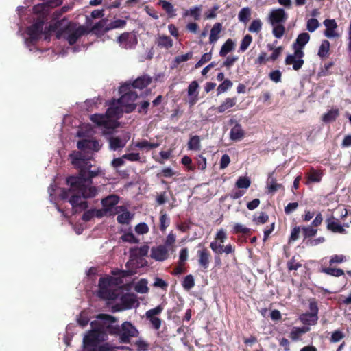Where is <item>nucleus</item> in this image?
I'll list each match as a JSON object with an SVG mask.
<instances>
[{"instance_id":"obj_1","label":"nucleus","mask_w":351,"mask_h":351,"mask_svg":"<svg viewBox=\"0 0 351 351\" xmlns=\"http://www.w3.org/2000/svg\"><path fill=\"white\" fill-rule=\"evenodd\" d=\"M72 164L80 170L77 176H71L66 182L70 186L68 191L57 188L51 184L49 189L50 202L56 203V194L63 200H68L74 208L84 210L87 207L85 199L93 197L97 194V189L93 186L91 178L97 176V173L90 171L91 164L89 158H86L80 152H73L70 154Z\"/></svg>"},{"instance_id":"obj_2","label":"nucleus","mask_w":351,"mask_h":351,"mask_svg":"<svg viewBox=\"0 0 351 351\" xmlns=\"http://www.w3.org/2000/svg\"><path fill=\"white\" fill-rule=\"evenodd\" d=\"M119 93L121 94V97L110 102L106 114H95L90 117V120L104 130V134L109 133L107 130L114 129L119 126L117 120L122 117L124 112L130 113L136 107L135 101L138 95L131 90L129 84L121 85L119 88Z\"/></svg>"},{"instance_id":"obj_3","label":"nucleus","mask_w":351,"mask_h":351,"mask_svg":"<svg viewBox=\"0 0 351 351\" xmlns=\"http://www.w3.org/2000/svg\"><path fill=\"white\" fill-rule=\"evenodd\" d=\"M115 322L112 316L100 314L90 322L92 330L83 339L82 351H112L113 347L108 343H101L106 339L110 324Z\"/></svg>"},{"instance_id":"obj_4","label":"nucleus","mask_w":351,"mask_h":351,"mask_svg":"<svg viewBox=\"0 0 351 351\" xmlns=\"http://www.w3.org/2000/svg\"><path fill=\"white\" fill-rule=\"evenodd\" d=\"M120 280L113 276L101 278L99 282L98 295L109 302L119 301L122 309L137 307L139 304L134 294L124 293V289L119 286Z\"/></svg>"},{"instance_id":"obj_5","label":"nucleus","mask_w":351,"mask_h":351,"mask_svg":"<svg viewBox=\"0 0 351 351\" xmlns=\"http://www.w3.org/2000/svg\"><path fill=\"white\" fill-rule=\"evenodd\" d=\"M52 30L56 31L58 38L66 40L70 45L74 44L87 32L85 27L70 23L64 19L56 22L54 27L51 25L49 31Z\"/></svg>"},{"instance_id":"obj_6","label":"nucleus","mask_w":351,"mask_h":351,"mask_svg":"<svg viewBox=\"0 0 351 351\" xmlns=\"http://www.w3.org/2000/svg\"><path fill=\"white\" fill-rule=\"evenodd\" d=\"M267 22L272 27V34L278 39L281 38L285 34V23L288 19V14L283 8L271 9L267 15Z\"/></svg>"},{"instance_id":"obj_7","label":"nucleus","mask_w":351,"mask_h":351,"mask_svg":"<svg viewBox=\"0 0 351 351\" xmlns=\"http://www.w3.org/2000/svg\"><path fill=\"white\" fill-rule=\"evenodd\" d=\"M93 132L91 129H86L84 131L82 128L77 133V136L82 138L80 141L77 142V148L84 152H97L100 149L101 145L95 138H91V135Z\"/></svg>"},{"instance_id":"obj_8","label":"nucleus","mask_w":351,"mask_h":351,"mask_svg":"<svg viewBox=\"0 0 351 351\" xmlns=\"http://www.w3.org/2000/svg\"><path fill=\"white\" fill-rule=\"evenodd\" d=\"M43 29V22L38 21L31 25L27 30V38H25V44L28 47H30L32 44H34L40 36Z\"/></svg>"},{"instance_id":"obj_9","label":"nucleus","mask_w":351,"mask_h":351,"mask_svg":"<svg viewBox=\"0 0 351 351\" xmlns=\"http://www.w3.org/2000/svg\"><path fill=\"white\" fill-rule=\"evenodd\" d=\"M138 330L130 322H125L122 324L119 331V339L122 343H129L132 337H137Z\"/></svg>"},{"instance_id":"obj_10","label":"nucleus","mask_w":351,"mask_h":351,"mask_svg":"<svg viewBox=\"0 0 351 351\" xmlns=\"http://www.w3.org/2000/svg\"><path fill=\"white\" fill-rule=\"evenodd\" d=\"M117 43L121 48L131 49L136 47L138 39L135 34L125 32L117 38Z\"/></svg>"},{"instance_id":"obj_11","label":"nucleus","mask_w":351,"mask_h":351,"mask_svg":"<svg viewBox=\"0 0 351 351\" xmlns=\"http://www.w3.org/2000/svg\"><path fill=\"white\" fill-rule=\"evenodd\" d=\"M303 57V50L294 49L293 54H289L287 56L285 64L287 65H292L293 69L298 71L304 64Z\"/></svg>"},{"instance_id":"obj_12","label":"nucleus","mask_w":351,"mask_h":351,"mask_svg":"<svg viewBox=\"0 0 351 351\" xmlns=\"http://www.w3.org/2000/svg\"><path fill=\"white\" fill-rule=\"evenodd\" d=\"M326 30L324 34L328 38H339L340 34L337 32V24L335 19H326L324 21Z\"/></svg>"},{"instance_id":"obj_13","label":"nucleus","mask_w":351,"mask_h":351,"mask_svg":"<svg viewBox=\"0 0 351 351\" xmlns=\"http://www.w3.org/2000/svg\"><path fill=\"white\" fill-rule=\"evenodd\" d=\"M327 223V229L334 233H339V234H346V230L344 227H348L349 225L348 223L342 226L339 221L334 218H328L326 220Z\"/></svg>"},{"instance_id":"obj_14","label":"nucleus","mask_w":351,"mask_h":351,"mask_svg":"<svg viewBox=\"0 0 351 351\" xmlns=\"http://www.w3.org/2000/svg\"><path fill=\"white\" fill-rule=\"evenodd\" d=\"M130 138V134L127 132L125 134L123 139L119 137H111L109 139L110 147L112 150H117L125 147L126 143Z\"/></svg>"},{"instance_id":"obj_15","label":"nucleus","mask_w":351,"mask_h":351,"mask_svg":"<svg viewBox=\"0 0 351 351\" xmlns=\"http://www.w3.org/2000/svg\"><path fill=\"white\" fill-rule=\"evenodd\" d=\"M199 85L196 81L190 83L188 87L189 103L190 106H193L198 99Z\"/></svg>"},{"instance_id":"obj_16","label":"nucleus","mask_w":351,"mask_h":351,"mask_svg":"<svg viewBox=\"0 0 351 351\" xmlns=\"http://www.w3.org/2000/svg\"><path fill=\"white\" fill-rule=\"evenodd\" d=\"M151 256L159 261H164L167 258L168 252L165 246L160 245L152 249Z\"/></svg>"},{"instance_id":"obj_17","label":"nucleus","mask_w":351,"mask_h":351,"mask_svg":"<svg viewBox=\"0 0 351 351\" xmlns=\"http://www.w3.org/2000/svg\"><path fill=\"white\" fill-rule=\"evenodd\" d=\"M117 221L119 223L126 224L128 223L132 219L133 215L127 210L124 207L120 206L117 208Z\"/></svg>"},{"instance_id":"obj_18","label":"nucleus","mask_w":351,"mask_h":351,"mask_svg":"<svg viewBox=\"0 0 351 351\" xmlns=\"http://www.w3.org/2000/svg\"><path fill=\"white\" fill-rule=\"evenodd\" d=\"M151 81L152 78L149 76L145 75L138 77L132 84L130 82L128 84L130 85L131 88H134L142 89L149 85L151 83Z\"/></svg>"},{"instance_id":"obj_19","label":"nucleus","mask_w":351,"mask_h":351,"mask_svg":"<svg viewBox=\"0 0 351 351\" xmlns=\"http://www.w3.org/2000/svg\"><path fill=\"white\" fill-rule=\"evenodd\" d=\"M309 40L310 35L308 33L300 34L293 43V49L303 50V47L308 43Z\"/></svg>"},{"instance_id":"obj_20","label":"nucleus","mask_w":351,"mask_h":351,"mask_svg":"<svg viewBox=\"0 0 351 351\" xmlns=\"http://www.w3.org/2000/svg\"><path fill=\"white\" fill-rule=\"evenodd\" d=\"M323 173L319 170L311 169L309 172L306 174L307 181L306 184L312 182H319L322 180Z\"/></svg>"},{"instance_id":"obj_21","label":"nucleus","mask_w":351,"mask_h":351,"mask_svg":"<svg viewBox=\"0 0 351 351\" xmlns=\"http://www.w3.org/2000/svg\"><path fill=\"white\" fill-rule=\"evenodd\" d=\"M237 102L236 98H230L228 97L225 99V100L222 102V104L217 108L218 112L223 113L230 108H232L235 106ZM216 108L213 106L210 108V110H215Z\"/></svg>"},{"instance_id":"obj_22","label":"nucleus","mask_w":351,"mask_h":351,"mask_svg":"<svg viewBox=\"0 0 351 351\" xmlns=\"http://www.w3.org/2000/svg\"><path fill=\"white\" fill-rule=\"evenodd\" d=\"M222 25L220 23L214 24L210 30L209 36V42L210 44H214L219 40Z\"/></svg>"},{"instance_id":"obj_23","label":"nucleus","mask_w":351,"mask_h":351,"mask_svg":"<svg viewBox=\"0 0 351 351\" xmlns=\"http://www.w3.org/2000/svg\"><path fill=\"white\" fill-rule=\"evenodd\" d=\"M299 319L305 325H315L317 322L318 316L315 313H306L302 314Z\"/></svg>"},{"instance_id":"obj_24","label":"nucleus","mask_w":351,"mask_h":351,"mask_svg":"<svg viewBox=\"0 0 351 351\" xmlns=\"http://www.w3.org/2000/svg\"><path fill=\"white\" fill-rule=\"evenodd\" d=\"M244 136V131L239 124H236L230 130V138L234 141L241 140Z\"/></svg>"},{"instance_id":"obj_25","label":"nucleus","mask_w":351,"mask_h":351,"mask_svg":"<svg viewBox=\"0 0 351 351\" xmlns=\"http://www.w3.org/2000/svg\"><path fill=\"white\" fill-rule=\"evenodd\" d=\"M119 197L117 195H111L104 198L102 200L101 203L104 208H105L106 210L109 211L114 206H115L119 202Z\"/></svg>"},{"instance_id":"obj_26","label":"nucleus","mask_w":351,"mask_h":351,"mask_svg":"<svg viewBox=\"0 0 351 351\" xmlns=\"http://www.w3.org/2000/svg\"><path fill=\"white\" fill-rule=\"evenodd\" d=\"M198 256H199V264L201 267H202L204 269H207L209 265V258H210V254L209 252L206 250L203 249L201 250H199L197 252Z\"/></svg>"},{"instance_id":"obj_27","label":"nucleus","mask_w":351,"mask_h":351,"mask_svg":"<svg viewBox=\"0 0 351 351\" xmlns=\"http://www.w3.org/2000/svg\"><path fill=\"white\" fill-rule=\"evenodd\" d=\"M310 330V328L308 326H302V327H293L290 332V337L294 340H298L300 337L306 333Z\"/></svg>"},{"instance_id":"obj_28","label":"nucleus","mask_w":351,"mask_h":351,"mask_svg":"<svg viewBox=\"0 0 351 351\" xmlns=\"http://www.w3.org/2000/svg\"><path fill=\"white\" fill-rule=\"evenodd\" d=\"M339 114V111L338 108H332L322 115V120L324 123H330L335 121L338 117Z\"/></svg>"},{"instance_id":"obj_29","label":"nucleus","mask_w":351,"mask_h":351,"mask_svg":"<svg viewBox=\"0 0 351 351\" xmlns=\"http://www.w3.org/2000/svg\"><path fill=\"white\" fill-rule=\"evenodd\" d=\"M274 172L269 174L267 180V189L269 193H274L282 187L280 184H278L276 182L275 178L273 176Z\"/></svg>"},{"instance_id":"obj_30","label":"nucleus","mask_w":351,"mask_h":351,"mask_svg":"<svg viewBox=\"0 0 351 351\" xmlns=\"http://www.w3.org/2000/svg\"><path fill=\"white\" fill-rule=\"evenodd\" d=\"M158 3L160 5H161L162 9L167 12L169 17L172 18L176 16V9L170 2L164 0H160Z\"/></svg>"},{"instance_id":"obj_31","label":"nucleus","mask_w":351,"mask_h":351,"mask_svg":"<svg viewBox=\"0 0 351 351\" xmlns=\"http://www.w3.org/2000/svg\"><path fill=\"white\" fill-rule=\"evenodd\" d=\"M234 45L235 44L232 39H228L221 48L219 51L220 56L225 57L228 53L234 49Z\"/></svg>"},{"instance_id":"obj_32","label":"nucleus","mask_w":351,"mask_h":351,"mask_svg":"<svg viewBox=\"0 0 351 351\" xmlns=\"http://www.w3.org/2000/svg\"><path fill=\"white\" fill-rule=\"evenodd\" d=\"M158 45L166 49H169L173 46L172 39L165 35H160L157 39Z\"/></svg>"},{"instance_id":"obj_33","label":"nucleus","mask_w":351,"mask_h":351,"mask_svg":"<svg viewBox=\"0 0 351 351\" xmlns=\"http://www.w3.org/2000/svg\"><path fill=\"white\" fill-rule=\"evenodd\" d=\"M330 49V43L327 40H322L318 50L317 55L322 58H324L328 57V52Z\"/></svg>"},{"instance_id":"obj_34","label":"nucleus","mask_w":351,"mask_h":351,"mask_svg":"<svg viewBox=\"0 0 351 351\" xmlns=\"http://www.w3.org/2000/svg\"><path fill=\"white\" fill-rule=\"evenodd\" d=\"M147 280L146 279H141L134 285V290L139 293H146L149 291L147 287Z\"/></svg>"},{"instance_id":"obj_35","label":"nucleus","mask_w":351,"mask_h":351,"mask_svg":"<svg viewBox=\"0 0 351 351\" xmlns=\"http://www.w3.org/2000/svg\"><path fill=\"white\" fill-rule=\"evenodd\" d=\"M250 184H251L250 179L245 176L239 177L235 184L236 186L239 189H241V190L247 189L250 187Z\"/></svg>"},{"instance_id":"obj_36","label":"nucleus","mask_w":351,"mask_h":351,"mask_svg":"<svg viewBox=\"0 0 351 351\" xmlns=\"http://www.w3.org/2000/svg\"><path fill=\"white\" fill-rule=\"evenodd\" d=\"M263 23L260 19H254L252 21L248 27V31L251 33H259L262 29Z\"/></svg>"},{"instance_id":"obj_37","label":"nucleus","mask_w":351,"mask_h":351,"mask_svg":"<svg viewBox=\"0 0 351 351\" xmlns=\"http://www.w3.org/2000/svg\"><path fill=\"white\" fill-rule=\"evenodd\" d=\"M251 15V10L246 7L242 8L238 14V19L241 22L247 23Z\"/></svg>"},{"instance_id":"obj_38","label":"nucleus","mask_w":351,"mask_h":351,"mask_svg":"<svg viewBox=\"0 0 351 351\" xmlns=\"http://www.w3.org/2000/svg\"><path fill=\"white\" fill-rule=\"evenodd\" d=\"M188 147L191 150H199L200 149V139L198 136H192L189 143Z\"/></svg>"},{"instance_id":"obj_39","label":"nucleus","mask_w":351,"mask_h":351,"mask_svg":"<svg viewBox=\"0 0 351 351\" xmlns=\"http://www.w3.org/2000/svg\"><path fill=\"white\" fill-rule=\"evenodd\" d=\"M195 285V280L191 274L187 275L182 281V286L184 289L190 290Z\"/></svg>"},{"instance_id":"obj_40","label":"nucleus","mask_w":351,"mask_h":351,"mask_svg":"<svg viewBox=\"0 0 351 351\" xmlns=\"http://www.w3.org/2000/svg\"><path fill=\"white\" fill-rule=\"evenodd\" d=\"M319 26V23L317 19L311 18L307 21L306 29L310 32H315Z\"/></svg>"},{"instance_id":"obj_41","label":"nucleus","mask_w":351,"mask_h":351,"mask_svg":"<svg viewBox=\"0 0 351 351\" xmlns=\"http://www.w3.org/2000/svg\"><path fill=\"white\" fill-rule=\"evenodd\" d=\"M322 271L328 275H330L332 276H341L343 274V271L341 269H337V268H324L322 269Z\"/></svg>"},{"instance_id":"obj_42","label":"nucleus","mask_w":351,"mask_h":351,"mask_svg":"<svg viewBox=\"0 0 351 351\" xmlns=\"http://www.w3.org/2000/svg\"><path fill=\"white\" fill-rule=\"evenodd\" d=\"M126 22L122 19H117L111 22L108 27L105 28L106 31L112 29L121 28L125 26Z\"/></svg>"},{"instance_id":"obj_43","label":"nucleus","mask_w":351,"mask_h":351,"mask_svg":"<svg viewBox=\"0 0 351 351\" xmlns=\"http://www.w3.org/2000/svg\"><path fill=\"white\" fill-rule=\"evenodd\" d=\"M232 86V83L230 80H224L217 88L218 95L225 93Z\"/></svg>"},{"instance_id":"obj_44","label":"nucleus","mask_w":351,"mask_h":351,"mask_svg":"<svg viewBox=\"0 0 351 351\" xmlns=\"http://www.w3.org/2000/svg\"><path fill=\"white\" fill-rule=\"evenodd\" d=\"M252 41V37L249 34L245 35L241 40L240 50L241 51H245L248 48Z\"/></svg>"},{"instance_id":"obj_45","label":"nucleus","mask_w":351,"mask_h":351,"mask_svg":"<svg viewBox=\"0 0 351 351\" xmlns=\"http://www.w3.org/2000/svg\"><path fill=\"white\" fill-rule=\"evenodd\" d=\"M223 243H220L218 242L217 241H214L210 243V247L215 253L221 254L222 250L224 248L223 246Z\"/></svg>"},{"instance_id":"obj_46","label":"nucleus","mask_w":351,"mask_h":351,"mask_svg":"<svg viewBox=\"0 0 351 351\" xmlns=\"http://www.w3.org/2000/svg\"><path fill=\"white\" fill-rule=\"evenodd\" d=\"M301 229L305 238L313 237L317 234V230L312 226H303Z\"/></svg>"},{"instance_id":"obj_47","label":"nucleus","mask_w":351,"mask_h":351,"mask_svg":"<svg viewBox=\"0 0 351 351\" xmlns=\"http://www.w3.org/2000/svg\"><path fill=\"white\" fill-rule=\"evenodd\" d=\"M163 310V307L161 305L156 306L154 308L150 309L146 312V317H156L155 315H158L161 313Z\"/></svg>"},{"instance_id":"obj_48","label":"nucleus","mask_w":351,"mask_h":351,"mask_svg":"<svg viewBox=\"0 0 351 351\" xmlns=\"http://www.w3.org/2000/svg\"><path fill=\"white\" fill-rule=\"evenodd\" d=\"M346 257L343 255V254H336V255H333L330 257V265H332V264H338V263H341L343 262H345L346 261Z\"/></svg>"},{"instance_id":"obj_49","label":"nucleus","mask_w":351,"mask_h":351,"mask_svg":"<svg viewBox=\"0 0 351 351\" xmlns=\"http://www.w3.org/2000/svg\"><path fill=\"white\" fill-rule=\"evenodd\" d=\"M250 231V229L241 223H235L233 226V232L247 234Z\"/></svg>"},{"instance_id":"obj_50","label":"nucleus","mask_w":351,"mask_h":351,"mask_svg":"<svg viewBox=\"0 0 351 351\" xmlns=\"http://www.w3.org/2000/svg\"><path fill=\"white\" fill-rule=\"evenodd\" d=\"M268 219V215L262 212L258 216L254 217L253 220L256 224H264L267 221Z\"/></svg>"},{"instance_id":"obj_51","label":"nucleus","mask_w":351,"mask_h":351,"mask_svg":"<svg viewBox=\"0 0 351 351\" xmlns=\"http://www.w3.org/2000/svg\"><path fill=\"white\" fill-rule=\"evenodd\" d=\"M188 14L192 16L195 20H198L200 17V8L197 6L191 8L185 14V15Z\"/></svg>"},{"instance_id":"obj_52","label":"nucleus","mask_w":351,"mask_h":351,"mask_svg":"<svg viewBox=\"0 0 351 351\" xmlns=\"http://www.w3.org/2000/svg\"><path fill=\"white\" fill-rule=\"evenodd\" d=\"M211 53H206L203 54L200 60L195 64V68L202 66L204 64L208 62L211 59Z\"/></svg>"},{"instance_id":"obj_53","label":"nucleus","mask_w":351,"mask_h":351,"mask_svg":"<svg viewBox=\"0 0 351 351\" xmlns=\"http://www.w3.org/2000/svg\"><path fill=\"white\" fill-rule=\"evenodd\" d=\"M135 231L139 234H143L149 231V227L145 223H140L135 227Z\"/></svg>"},{"instance_id":"obj_54","label":"nucleus","mask_w":351,"mask_h":351,"mask_svg":"<svg viewBox=\"0 0 351 351\" xmlns=\"http://www.w3.org/2000/svg\"><path fill=\"white\" fill-rule=\"evenodd\" d=\"M78 324L82 326H86L89 322V317H88V313L86 311H83L80 315V317L77 319Z\"/></svg>"},{"instance_id":"obj_55","label":"nucleus","mask_w":351,"mask_h":351,"mask_svg":"<svg viewBox=\"0 0 351 351\" xmlns=\"http://www.w3.org/2000/svg\"><path fill=\"white\" fill-rule=\"evenodd\" d=\"M188 250L187 248H182L179 254V264L183 265L188 259Z\"/></svg>"},{"instance_id":"obj_56","label":"nucleus","mask_w":351,"mask_h":351,"mask_svg":"<svg viewBox=\"0 0 351 351\" xmlns=\"http://www.w3.org/2000/svg\"><path fill=\"white\" fill-rule=\"evenodd\" d=\"M160 221L161 230H162V231L165 230L166 228L169 225V223H170L169 218L167 217V215L166 214H162L160 216Z\"/></svg>"},{"instance_id":"obj_57","label":"nucleus","mask_w":351,"mask_h":351,"mask_svg":"<svg viewBox=\"0 0 351 351\" xmlns=\"http://www.w3.org/2000/svg\"><path fill=\"white\" fill-rule=\"evenodd\" d=\"M301 265H302L295 260V257L292 258L287 263V267L289 270H297Z\"/></svg>"},{"instance_id":"obj_58","label":"nucleus","mask_w":351,"mask_h":351,"mask_svg":"<svg viewBox=\"0 0 351 351\" xmlns=\"http://www.w3.org/2000/svg\"><path fill=\"white\" fill-rule=\"evenodd\" d=\"M344 337V334L340 331V330H335L332 333L331 335V341L336 343L339 341L341 339H342Z\"/></svg>"},{"instance_id":"obj_59","label":"nucleus","mask_w":351,"mask_h":351,"mask_svg":"<svg viewBox=\"0 0 351 351\" xmlns=\"http://www.w3.org/2000/svg\"><path fill=\"white\" fill-rule=\"evenodd\" d=\"M269 77L273 82L278 83L281 81V72L279 70H275L269 73Z\"/></svg>"},{"instance_id":"obj_60","label":"nucleus","mask_w":351,"mask_h":351,"mask_svg":"<svg viewBox=\"0 0 351 351\" xmlns=\"http://www.w3.org/2000/svg\"><path fill=\"white\" fill-rule=\"evenodd\" d=\"M193 56L192 52L186 53V54L178 56L176 58V62L179 64L183 62H186L191 59Z\"/></svg>"},{"instance_id":"obj_61","label":"nucleus","mask_w":351,"mask_h":351,"mask_svg":"<svg viewBox=\"0 0 351 351\" xmlns=\"http://www.w3.org/2000/svg\"><path fill=\"white\" fill-rule=\"evenodd\" d=\"M300 229V227L296 226L291 230L289 241V243L295 241L299 238Z\"/></svg>"},{"instance_id":"obj_62","label":"nucleus","mask_w":351,"mask_h":351,"mask_svg":"<svg viewBox=\"0 0 351 351\" xmlns=\"http://www.w3.org/2000/svg\"><path fill=\"white\" fill-rule=\"evenodd\" d=\"M154 286L155 287H159L162 289H167L168 283L160 278H156L154 282Z\"/></svg>"},{"instance_id":"obj_63","label":"nucleus","mask_w":351,"mask_h":351,"mask_svg":"<svg viewBox=\"0 0 351 351\" xmlns=\"http://www.w3.org/2000/svg\"><path fill=\"white\" fill-rule=\"evenodd\" d=\"M226 238H227V235L223 229L219 230L216 234L215 239L218 242L224 243Z\"/></svg>"},{"instance_id":"obj_64","label":"nucleus","mask_w":351,"mask_h":351,"mask_svg":"<svg viewBox=\"0 0 351 351\" xmlns=\"http://www.w3.org/2000/svg\"><path fill=\"white\" fill-rule=\"evenodd\" d=\"M298 207V204L297 202L289 203L285 208V212L287 215H289L295 210Z\"/></svg>"}]
</instances>
